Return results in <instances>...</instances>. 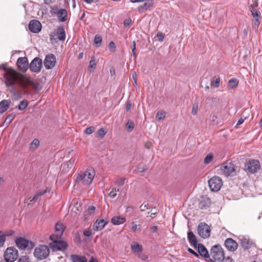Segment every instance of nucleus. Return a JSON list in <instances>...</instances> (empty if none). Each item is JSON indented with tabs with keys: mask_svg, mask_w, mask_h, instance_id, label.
I'll use <instances>...</instances> for the list:
<instances>
[{
	"mask_svg": "<svg viewBox=\"0 0 262 262\" xmlns=\"http://www.w3.org/2000/svg\"><path fill=\"white\" fill-rule=\"evenodd\" d=\"M258 3L257 1H255L254 2V3L250 6V9H251V8L256 9V8L258 6Z\"/></svg>",
	"mask_w": 262,
	"mask_h": 262,
	"instance_id": "obj_62",
	"label": "nucleus"
},
{
	"mask_svg": "<svg viewBox=\"0 0 262 262\" xmlns=\"http://www.w3.org/2000/svg\"><path fill=\"white\" fill-rule=\"evenodd\" d=\"M55 229L56 231L58 232V234L62 235V233L64 230V226L62 224L60 223H57L55 226Z\"/></svg>",
	"mask_w": 262,
	"mask_h": 262,
	"instance_id": "obj_34",
	"label": "nucleus"
},
{
	"mask_svg": "<svg viewBox=\"0 0 262 262\" xmlns=\"http://www.w3.org/2000/svg\"><path fill=\"white\" fill-rule=\"evenodd\" d=\"M39 145V141L37 139H35L30 143V148L32 150H35L38 148Z\"/></svg>",
	"mask_w": 262,
	"mask_h": 262,
	"instance_id": "obj_32",
	"label": "nucleus"
},
{
	"mask_svg": "<svg viewBox=\"0 0 262 262\" xmlns=\"http://www.w3.org/2000/svg\"><path fill=\"white\" fill-rule=\"evenodd\" d=\"M95 128L94 126H90L86 127L83 131H94Z\"/></svg>",
	"mask_w": 262,
	"mask_h": 262,
	"instance_id": "obj_64",
	"label": "nucleus"
},
{
	"mask_svg": "<svg viewBox=\"0 0 262 262\" xmlns=\"http://www.w3.org/2000/svg\"><path fill=\"white\" fill-rule=\"evenodd\" d=\"M56 62V58L53 54H49L46 56L43 61V64L46 69H53Z\"/></svg>",
	"mask_w": 262,
	"mask_h": 262,
	"instance_id": "obj_10",
	"label": "nucleus"
},
{
	"mask_svg": "<svg viewBox=\"0 0 262 262\" xmlns=\"http://www.w3.org/2000/svg\"><path fill=\"white\" fill-rule=\"evenodd\" d=\"M50 250L47 246L39 245L35 248L34 252V256L38 260L46 259L49 255Z\"/></svg>",
	"mask_w": 262,
	"mask_h": 262,
	"instance_id": "obj_5",
	"label": "nucleus"
},
{
	"mask_svg": "<svg viewBox=\"0 0 262 262\" xmlns=\"http://www.w3.org/2000/svg\"><path fill=\"white\" fill-rule=\"evenodd\" d=\"M15 115L12 113L9 114L5 119V122L9 124L14 118Z\"/></svg>",
	"mask_w": 262,
	"mask_h": 262,
	"instance_id": "obj_43",
	"label": "nucleus"
},
{
	"mask_svg": "<svg viewBox=\"0 0 262 262\" xmlns=\"http://www.w3.org/2000/svg\"><path fill=\"white\" fill-rule=\"evenodd\" d=\"M108 48L112 52H114L116 51V46L115 45V42L113 41H111L109 43Z\"/></svg>",
	"mask_w": 262,
	"mask_h": 262,
	"instance_id": "obj_46",
	"label": "nucleus"
},
{
	"mask_svg": "<svg viewBox=\"0 0 262 262\" xmlns=\"http://www.w3.org/2000/svg\"><path fill=\"white\" fill-rule=\"evenodd\" d=\"M125 178H121L119 180H118L116 183H118L120 186H123L125 183Z\"/></svg>",
	"mask_w": 262,
	"mask_h": 262,
	"instance_id": "obj_52",
	"label": "nucleus"
},
{
	"mask_svg": "<svg viewBox=\"0 0 262 262\" xmlns=\"http://www.w3.org/2000/svg\"><path fill=\"white\" fill-rule=\"evenodd\" d=\"M211 204V200L208 197L203 196L199 203V207L201 209H206Z\"/></svg>",
	"mask_w": 262,
	"mask_h": 262,
	"instance_id": "obj_19",
	"label": "nucleus"
},
{
	"mask_svg": "<svg viewBox=\"0 0 262 262\" xmlns=\"http://www.w3.org/2000/svg\"><path fill=\"white\" fill-rule=\"evenodd\" d=\"M119 188L117 189L116 188H113L108 194L110 197L111 198H115L117 196V192H119Z\"/></svg>",
	"mask_w": 262,
	"mask_h": 262,
	"instance_id": "obj_40",
	"label": "nucleus"
},
{
	"mask_svg": "<svg viewBox=\"0 0 262 262\" xmlns=\"http://www.w3.org/2000/svg\"><path fill=\"white\" fill-rule=\"evenodd\" d=\"M97 62L96 58L94 56L92 57L89 65V69L90 72H93L96 69Z\"/></svg>",
	"mask_w": 262,
	"mask_h": 262,
	"instance_id": "obj_28",
	"label": "nucleus"
},
{
	"mask_svg": "<svg viewBox=\"0 0 262 262\" xmlns=\"http://www.w3.org/2000/svg\"><path fill=\"white\" fill-rule=\"evenodd\" d=\"M13 95L16 97V99H20L22 97L21 94L18 92H14Z\"/></svg>",
	"mask_w": 262,
	"mask_h": 262,
	"instance_id": "obj_55",
	"label": "nucleus"
},
{
	"mask_svg": "<svg viewBox=\"0 0 262 262\" xmlns=\"http://www.w3.org/2000/svg\"><path fill=\"white\" fill-rule=\"evenodd\" d=\"M198 109V103L193 104L192 105V112H191L192 114L193 115H195L197 114Z\"/></svg>",
	"mask_w": 262,
	"mask_h": 262,
	"instance_id": "obj_48",
	"label": "nucleus"
},
{
	"mask_svg": "<svg viewBox=\"0 0 262 262\" xmlns=\"http://www.w3.org/2000/svg\"><path fill=\"white\" fill-rule=\"evenodd\" d=\"M260 18H255L254 25L258 27L260 24Z\"/></svg>",
	"mask_w": 262,
	"mask_h": 262,
	"instance_id": "obj_63",
	"label": "nucleus"
},
{
	"mask_svg": "<svg viewBox=\"0 0 262 262\" xmlns=\"http://www.w3.org/2000/svg\"><path fill=\"white\" fill-rule=\"evenodd\" d=\"M213 156L212 154H208L206 156L204 159V163L205 164H208L210 163L211 161L213 160Z\"/></svg>",
	"mask_w": 262,
	"mask_h": 262,
	"instance_id": "obj_42",
	"label": "nucleus"
},
{
	"mask_svg": "<svg viewBox=\"0 0 262 262\" xmlns=\"http://www.w3.org/2000/svg\"><path fill=\"white\" fill-rule=\"evenodd\" d=\"M42 62L41 59L39 57H35L30 64L29 68L31 70L35 73L40 71Z\"/></svg>",
	"mask_w": 262,
	"mask_h": 262,
	"instance_id": "obj_12",
	"label": "nucleus"
},
{
	"mask_svg": "<svg viewBox=\"0 0 262 262\" xmlns=\"http://www.w3.org/2000/svg\"><path fill=\"white\" fill-rule=\"evenodd\" d=\"M47 192V189L38 190V191L36 192L35 195L32 199H31V198H30L28 200H30V202L31 203H34L39 199V198L41 196L44 195Z\"/></svg>",
	"mask_w": 262,
	"mask_h": 262,
	"instance_id": "obj_24",
	"label": "nucleus"
},
{
	"mask_svg": "<svg viewBox=\"0 0 262 262\" xmlns=\"http://www.w3.org/2000/svg\"><path fill=\"white\" fill-rule=\"evenodd\" d=\"M76 161L75 158H72L67 163H64L63 164V166H67V168L69 169H71L72 166L74 165Z\"/></svg>",
	"mask_w": 262,
	"mask_h": 262,
	"instance_id": "obj_36",
	"label": "nucleus"
},
{
	"mask_svg": "<svg viewBox=\"0 0 262 262\" xmlns=\"http://www.w3.org/2000/svg\"><path fill=\"white\" fill-rule=\"evenodd\" d=\"M70 259L71 262H88V259L85 256L77 254L71 255Z\"/></svg>",
	"mask_w": 262,
	"mask_h": 262,
	"instance_id": "obj_23",
	"label": "nucleus"
},
{
	"mask_svg": "<svg viewBox=\"0 0 262 262\" xmlns=\"http://www.w3.org/2000/svg\"><path fill=\"white\" fill-rule=\"evenodd\" d=\"M49 246L53 251H62L67 248L68 245L65 241L59 240L50 243Z\"/></svg>",
	"mask_w": 262,
	"mask_h": 262,
	"instance_id": "obj_11",
	"label": "nucleus"
},
{
	"mask_svg": "<svg viewBox=\"0 0 262 262\" xmlns=\"http://www.w3.org/2000/svg\"><path fill=\"white\" fill-rule=\"evenodd\" d=\"M211 229L208 224L204 222L200 223L198 227V233L203 238H206L210 235Z\"/></svg>",
	"mask_w": 262,
	"mask_h": 262,
	"instance_id": "obj_9",
	"label": "nucleus"
},
{
	"mask_svg": "<svg viewBox=\"0 0 262 262\" xmlns=\"http://www.w3.org/2000/svg\"><path fill=\"white\" fill-rule=\"evenodd\" d=\"M210 255L214 260L218 261H221L225 258L223 249L220 245H215L211 247Z\"/></svg>",
	"mask_w": 262,
	"mask_h": 262,
	"instance_id": "obj_6",
	"label": "nucleus"
},
{
	"mask_svg": "<svg viewBox=\"0 0 262 262\" xmlns=\"http://www.w3.org/2000/svg\"><path fill=\"white\" fill-rule=\"evenodd\" d=\"M156 117L158 120H162L164 118L165 115L162 112H158L156 115Z\"/></svg>",
	"mask_w": 262,
	"mask_h": 262,
	"instance_id": "obj_50",
	"label": "nucleus"
},
{
	"mask_svg": "<svg viewBox=\"0 0 262 262\" xmlns=\"http://www.w3.org/2000/svg\"><path fill=\"white\" fill-rule=\"evenodd\" d=\"M188 251L189 253H190L191 254H192V255H193L194 256H195L196 257H199V254L198 253H197L196 252H195L191 248H189L188 249Z\"/></svg>",
	"mask_w": 262,
	"mask_h": 262,
	"instance_id": "obj_53",
	"label": "nucleus"
},
{
	"mask_svg": "<svg viewBox=\"0 0 262 262\" xmlns=\"http://www.w3.org/2000/svg\"><path fill=\"white\" fill-rule=\"evenodd\" d=\"M95 210L96 208L93 206L89 207L84 212V216H85L86 218H88V216L93 215L95 213Z\"/></svg>",
	"mask_w": 262,
	"mask_h": 262,
	"instance_id": "obj_30",
	"label": "nucleus"
},
{
	"mask_svg": "<svg viewBox=\"0 0 262 262\" xmlns=\"http://www.w3.org/2000/svg\"><path fill=\"white\" fill-rule=\"evenodd\" d=\"M54 36L60 41H64L66 39V32L64 28L62 26H59L54 32Z\"/></svg>",
	"mask_w": 262,
	"mask_h": 262,
	"instance_id": "obj_18",
	"label": "nucleus"
},
{
	"mask_svg": "<svg viewBox=\"0 0 262 262\" xmlns=\"http://www.w3.org/2000/svg\"><path fill=\"white\" fill-rule=\"evenodd\" d=\"M61 236V235L58 233L56 234H51L50 236V239L52 241V243H54L59 241Z\"/></svg>",
	"mask_w": 262,
	"mask_h": 262,
	"instance_id": "obj_39",
	"label": "nucleus"
},
{
	"mask_svg": "<svg viewBox=\"0 0 262 262\" xmlns=\"http://www.w3.org/2000/svg\"><path fill=\"white\" fill-rule=\"evenodd\" d=\"M146 168L145 166L143 164H140L135 169V171H136L138 172H144L146 171Z\"/></svg>",
	"mask_w": 262,
	"mask_h": 262,
	"instance_id": "obj_41",
	"label": "nucleus"
},
{
	"mask_svg": "<svg viewBox=\"0 0 262 262\" xmlns=\"http://www.w3.org/2000/svg\"><path fill=\"white\" fill-rule=\"evenodd\" d=\"M18 256V252L13 247L7 248L4 254V259L6 262H14L17 259Z\"/></svg>",
	"mask_w": 262,
	"mask_h": 262,
	"instance_id": "obj_7",
	"label": "nucleus"
},
{
	"mask_svg": "<svg viewBox=\"0 0 262 262\" xmlns=\"http://www.w3.org/2000/svg\"><path fill=\"white\" fill-rule=\"evenodd\" d=\"M157 36L158 37V40L160 41H162L164 38V35L161 32H158L157 34Z\"/></svg>",
	"mask_w": 262,
	"mask_h": 262,
	"instance_id": "obj_51",
	"label": "nucleus"
},
{
	"mask_svg": "<svg viewBox=\"0 0 262 262\" xmlns=\"http://www.w3.org/2000/svg\"><path fill=\"white\" fill-rule=\"evenodd\" d=\"M6 84L7 86H13L14 85V81L12 79H7L6 81Z\"/></svg>",
	"mask_w": 262,
	"mask_h": 262,
	"instance_id": "obj_54",
	"label": "nucleus"
},
{
	"mask_svg": "<svg viewBox=\"0 0 262 262\" xmlns=\"http://www.w3.org/2000/svg\"><path fill=\"white\" fill-rule=\"evenodd\" d=\"M221 170L225 176H234L239 171V168L232 162H225L221 166Z\"/></svg>",
	"mask_w": 262,
	"mask_h": 262,
	"instance_id": "obj_2",
	"label": "nucleus"
},
{
	"mask_svg": "<svg viewBox=\"0 0 262 262\" xmlns=\"http://www.w3.org/2000/svg\"><path fill=\"white\" fill-rule=\"evenodd\" d=\"M28 104H29L28 101L26 99H24L19 102V103L17 106V108L19 111H24V110L26 109V108L28 105Z\"/></svg>",
	"mask_w": 262,
	"mask_h": 262,
	"instance_id": "obj_31",
	"label": "nucleus"
},
{
	"mask_svg": "<svg viewBox=\"0 0 262 262\" xmlns=\"http://www.w3.org/2000/svg\"><path fill=\"white\" fill-rule=\"evenodd\" d=\"M56 14L59 21L64 22L67 20L68 14L66 9H60L56 12Z\"/></svg>",
	"mask_w": 262,
	"mask_h": 262,
	"instance_id": "obj_22",
	"label": "nucleus"
},
{
	"mask_svg": "<svg viewBox=\"0 0 262 262\" xmlns=\"http://www.w3.org/2000/svg\"><path fill=\"white\" fill-rule=\"evenodd\" d=\"M126 127L128 129L133 130L134 128V122L129 120L126 124Z\"/></svg>",
	"mask_w": 262,
	"mask_h": 262,
	"instance_id": "obj_47",
	"label": "nucleus"
},
{
	"mask_svg": "<svg viewBox=\"0 0 262 262\" xmlns=\"http://www.w3.org/2000/svg\"><path fill=\"white\" fill-rule=\"evenodd\" d=\"M106 133V132H98L96 136L100 138H102L105 135Z\"/></svg>",
	"mask_w": 262,
	"mask_h": 262,
	"instance_id": "obj_58",
	"label": "nucleus"
},
{
	"mask_svg": "<svg viewBox=\"0 0 262 262\" xmlns=\"http://www.w3.org/2000/svg\"><path fill=\"white\" fill-rule=\"evenodd\" d=\"M220 78L218 76H214L213 77V81L211 82V85L214 88H218L220 85Z\"/></svg>",
	"mask_w": 262,
	"mask_h": 262,
	"instance_id": "obj_33",
	"label": "nucleus"
},
{
	"mask_svg": "<svg viewBox=\"0 0 262 262\" xmlns=\"http://www.w3.org/2000/svg\"><path fill=\"white\" fill-rule=\"evenodd\" d=\"M140 210H141V211H144L145 210V209H148L147 205L142 204L140 206Z\"/></svg>",
	"mask_w": 262,
	"mask_h": 262,
	"instance_id": "obj_56",
	"label": "nucleus"
},
{
	"mask_svg": "<svg viewBox=\"0 0 262 262\" xmlns=\"http://www.w3.org/2000/svg\"><path fill=\"white\" fill-rule=\"evenodd\" d=\"M133 43V48L132 49V53L133 54L134 56H135L136 57V52H135V50H136V42H135V41H134Z\"/></svg>",
	"mask_w": 262,
	"mask_h": 262,
	"instance_id": "obj_60",
	"label": "nucleus"
},
{
	"mask_svg": "<svg viewBox=\"0 0 262 262\" xmlns=\"http://www.w3.org/2000/svg\"><path fill=\"white\" fill-rule=\"evenodd\" d=\"M199 254L204 258H209V254L206 248L202 244L196 246V248Z\"/></svg>",
	"mask_w": 262,
	"mask_h": 262,
	"instance_id": "obj_20",
	"label": "nucleus"
},
{
	"mask_svg": "<svg viewBox=\"0 0 262 262\" xmlns=\"http://www.w3.org/2000/svg\"><path fill=\"white\" fill-rule=\"evenodd\" d=\"M16 247L21 250H31L35 246V244L25 237H18L15 240Z\"/></svg>",
	"mask_w": 262,
	"mask_h": 262,
	"instance_id": "obj_3",
	"label": "nucleus"
},
{
	"mask_svg": "<svg viewBox=\"0 0 262 262\" xmlns=\"http://www.w3.org/2000/svg\"><path fill=\"white\" fill-rule=\"evenodd\" d=\"M95 176V171L92 168H89L85 172H80L76 178V182L84 185L92 183Z\"/></svg>",
	"mask_w": 262,
	"mask_h": 262,
	"instance_id": "obj_1",
	"label": "nucleus"
},
{
	"mask_svg": "<svg viewBox=\"0 0 262 262\" xmlns=\"http://www.w3.org/2000/svg\"><path fill=\"white\" fill-rule=\"evenodd\" d=\"M225 246L228 250L234 252L237 249L238 244L232 238H228L225 241Z\"/></svg>",
	"mask_w": 262,
	"mask_h": 262,
	"instance_id": "obj_15",
	"label": "nucleus"
},
{
	"mask_svg": "<svg viewBox=\"0 0 262 262\" xmlns=\"http://www.w3.org/2000/svg\"><path fill=\"white\" fill-rule=\"evenodd\" d=\"M187 238L190 244L192 245L194 248H196V246L199 244L198 243L196 236L192 231H189L188 232Z\"/></svg>",
	"mask_w": 262,
	"mask_h": 262,
	"instance_id": "obj_21",
	"label": "nucleus"
},
{
	"mask_svg": "<svg viewBox=\"0 0 262 262\" xmlns=\"http://www.w3.org/2000/svg\"><path fill=\"white\" fill-rule=\"evenodd\" d=\"M81 242L80 235L79 233H77L75 234V242L80 244Z\"/></svg>",
	"mask_w": 262,
	"mask_h": 262,
	"instance_id": "obj_49",
	"label": "nucleus"
},
{
	"mask_svg": "<svg viewBox=\"0 0 262 262\" xmlns=\"http://www.w3.org/2000/svg\"><path fill=\"white\" fill-rule=\"evenodd\" d=\"M126 219L121 216H114L111 220L112 223L115 225H120L124 223Z\"/></svg>",
	"mask_w": 262,
	"mask_h": 262,
	"instance_id": "obj_27",
	"label": "nucleus"
},
{
	"mask_svg": "<svg viewBox=\"0 0 262 262\" xmlns=\"http://www.w3.org/2000/svg\"><path fill=\"white\" fill-rule=\"evenodd\" d=\"M17 262H31V261L30 259L28 256L25 255V256H20L18 258Z\"/></svg>",
	"mask_w": 262,
	"mask_h": 262,
	"instance_id": "obj_44",
	"label": "nucleus"
},
{
	"mask_svg": "<svg viewBox=\"0 0 262 262\" xmlns=\"http://www.w3.org/2000/svg\"><path fill=\"white\" fill-rule=\"evenodd\" d=\"M83 235L86 237H90L93 235L92 230L90 228H87L83 230Z\"/></svg>",
	"mask_w": 262,
	"mask_h": 262,
	"instance_id": "obj_45",
	"label": "nucleus"
},
{
	"mask_svg": "<svg viewBox=\"0 0 262 262\" xmlns=\"http://www.w3.org/2000/svg\"><path fill=\"white\" fill-rule=\"evenodd\" d=\"M250 11L253 17L260 18V13L256 9L251 8Z\"/></svg>",
	"mask_w": 262,
	"mask_h": 262,
	"instance_id": "obj_38",
	"label": "nucleus"
},
{
	"mask_svg": "<svg viewBox=\"0 0 262 262\" xmlns=\"http://www.w3.org/2000/svg\"><path fill=\"white\" fill-rule=\"evenodd\" d=\"M132 226L130 228V229L133 231H136L137 229V225L134 223V222H133L132 223Z\"/></svg>",
	"mask_w": 262,
	"mask_h": 262,
	"instance_id": "obj_61",
	"label": "nucleus"
},
{
	"mask_svg": "<svg viewBox=\"0 0 262 262\" xmlns=\"http://www.w3.org/2000/svg\"><path fill=\"white\" fill-rule=\"evenodd\" d=\"M28 61L27 57H19L17 61V66L22 72H25L28 69Z\"/></svg>",
	"mask_w": 262,
	"mask_h": 262,
	"instance_id": "obj_14",
	"label": "nucleus"
},
{
	"mask_svg": "<svg viewBox=\"0 0 262 262\" xmlns=\"http://www.w3.org/2000/svg\"><path fill=\"white\" fill-rule=\"evenodd\" d=\"M152 1L153 0H149V1H145L146 2L143 5L138 7L139 10L142 12L147 11L150 7L152 6Z\"/></svg>",
	"mask_w": 262,
	"mask_h": 262,
	"instance_id": "obj_26",
	"label": "nucleus"
},
{
	"mask_svg": "<svg viewBox=\"0 0 262 262\" xmlns=\"http://www.w3.org/2000/svg\"><path fill=\"white\" fill-rule=\"evenodd\" d=\"M260 168L259 162L257 160H250L245 164L244 170L247 173L253 174L256 173Z\"/></svg>",
	"mask_w": 262,
	"mask_h": 262,
	"instance_id": "obj_4",
	"label": "nucleus"
},
{
	"mask_svg": "<svg viewBox=\"0 0 262 262\" xmlns=\"http://www.w3.org/2000/svg\"><path fill=\"white\" fill-rule=\"evenodd\" d=\"M158 229V227L157 226H153L151 227L150 228V230L154 233L157 232Z\"/></svg>",
	"mask_w": 262,
	"mask_h": 262,
	"instance_id": "obj_59",
	"label": "nucleus"
},
{
	"mask_svg": "<svg viewBox=\"0 0 262 262\" xmlns=\"http://www.w3.org/2000/svg\"><path fill=\"white\" fill-rule=\"evenodd\" d=\"M107 223V220L98 219L93 224V229L95 231H100L104 228Z\"/></svg>",
	"mask_w": 262,
	"mask_h": 262,
	"instance_id": "obj_17",
	"label": "nucleus"
},
{
	"mask_svg": "<svg viewBox=\"0 0 262 262\" xmlns=\"http://www.w3.org/2000/svg\"><path fill=\"white\" fill-rule=\"evenodd\" d=\"M131 249L134 253H139L142 251V247L137 243H134L131 245Z\"/></svg>",
	"mask_w": 262,
	"mask_h": 262,
	"instance_id": "obj_29",
	"label": "nucleus"
},
{
	"mask_svg": "<svg viewBox=\"0 0 262 262\" xmlns=\"http://www.w3.org/2000/svg\"><path fill=\"white\" fill-rule=\"evenodd\" d=\"M10 101L9 100H3L0 102V113H3L7 111L10 106Z\"/></svg>",
	"mask_w": 262,
	"mask_h": 262,
	"instance_id": "obj_25",
	"label": "nucleus"
},
{
	"mask_svg": "<svg viewBox=\"0 0 262 262\" xmlns=\"http://www.w3.org/2000/svg\"><path fill=\"white\" fill-rule=\"evenodd\" d=\"M238 83V81L236 79L232 78L228 82V86L232 89H234L237 87Z\"/></svg>",
	"mask_w": 262,
	"mask_h": 262,
	"instance_id": "obj_35",
	"label": "nucleus"
},
{
	"mask_svg": "<svg viewBox=\"0 0 262 262\" xmlns=\"http://www.w3.org/2000/svg\"><path fill=\"white\" fill-rule=\"evenodd\" d=\"M102 37L99 35H96L94 38V42L97 47H99L102 42Z\"/></svg>",
	"mask_w": 262,
	"mask_h": 262,
	"instance_id": "obj_37",
	"label": "nucleus"
},
{
	"mask_svg": "<svg viewBox=\"0 0 262 262\" xmlns=\"http://www.w3.org/2000/svg\"><path fill=\"white\" fill-rule=\"evenodd\" d=\"M244 120H245V119L242 118H241L238 120V121H237V123H236V129L237 128V126L240 125L243 123V122H244Z\"/></svg>",
	"mask_w": 262,
	"mask_h": 262,
	"instance_id": "obj_57",
	"label": "nucleus"
},
{
	"mask_svg": "<svg viewBox=\"0 0 262 262\" xmlns=\"http://www.w3.org/2000/svg\"><path fill=\"white\" fill-rule=\"evenodd\" d=\"M42 25L39 21L36 19L31 20L28 26L29 30L34 33H38L41 30Z\"/></svg>",
	"mask_w": 262,
	"mask_h": 262,
	"instance_id": "obj_13",
	"label": "nucleus"
},
{
	"mask_svg": "<svg viewBox=\"0 0 262 262\" xmlns=\"http://www.w3.org/2000/svg\"><path fill=\"white\" fill-rule=\"evenodd\" d=\"M239 241L241 246L245 250L249 249L253 244V242L246 236L239 238Z\"/></svg>",
	"mask_w": 262,
	"mask_h": 262,
	"instance_id": "obj_16",
	"label": "nucleus"
},
{
	"mask_svg": "<svg viewBox=\"0 0 262 262\" xmlns=\"http://www.w3.org/2000/svg\"><path fill=\"white\" fill-rule=\"evenodd\" d=\"M208 185L211 191L217 192L223 185L222 180L219 177L214 176L209 180Z\"/></svg>",
	"mask_w": 262,
	"mask_h": 262,
	"instance_id": "obj_8",
	"label": "nucleus"
}]
</instances>
